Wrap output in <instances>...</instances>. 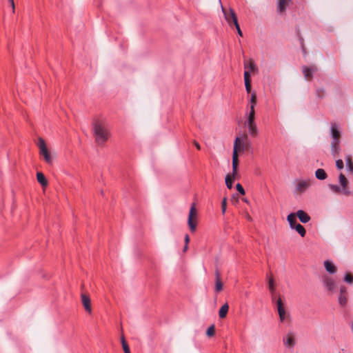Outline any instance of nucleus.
I'll return each mask as SVG.
<instances>
[{
	"instance_id": "obj_33",
	"label": "nucleus",
	"mask_w": 353,
	"mask_h": 353,
	"mask_svg": "<svg viewBox=\"0 0 353 353\" xmlns=\"http://www.w3.org/2000/svg\"><path fill=\"white\" fill-rule=\"evenodd\" d=\"M214 332H215V328H214V325H210L207 331H206V335L208 336H212L214 334Z\"/></svg>"
},
{
	"instance_id": "obj_20",
	"label": "nucleus",
	"mask_w": 353,
	"mask_h": 353,
	"mask_svg": "<svg viewBox=\"0 0 353 353\" xmlns=\"http://www.w3.org/2000/svg\"><path fill=\"white\" fill-rule=\"evenodd\" d=\"M285 345L292 347L294 345V339L292 334H288L283 339Z\"/></svg>"
},
{
	"instance_id": "obj_42",
	"label": "nucleus",
	"mask_w": 353,
	"mask_h": 353,
	"mask_svg": "<svg viewBox=\"0 0 353 353\" xmlns=\"http://www.w3.org/2000/svg\"><path fill=\"white\" fill-rule=\"evenodd\" d=\"M11 6H12V12H14L15 11V6H14V0H8Z\"/></svg>"
},
{
	"instance_id": "obj_18",
	"label": "nucleus",
	"mask_w": 353,
	"mask_h": 353,
	"mask_svg": "<svg viewBox=\"0 0 353 353\" xmlns=\"http://www.w3.org/2000/svg\"><path fill=\"white\" fill-rule=\"evenodd\" d=\"M244 68L248 69L249 72H254L258 70L257 66L252 59H250L248 61L244 62Z\"/></svg>"
},
{
	"instance_id": "obj_7",
	"label": "nucleus",
	"mask_w": 353,
	"mask_h": 353,
	"mask_svg": "<svg viewBox=\"0 0 353 353\" xmlns=\"http://www.w3.org/2000/svg\"><path fill=\"white\" fill-rule=\"evenodd\" d=\"M256 103V96L254 92L252 94L250 99V110L246 113V120H254L255 119V110L254 107Z\"/></svg>"
},
{
	"instance_id": "obj_25",
	"label": "nucleus",
	"mask_w": 353,
	"mask_h": 353,
	"mask_svg": "<svg viewBox=\"0 0 353 353\" xmlns=\"http://www.w3.org/2000/svg\"><path fill=\"white\" fill-rule=\"evenodd\" d=\"M223 289V284L221 281L219 273L216 272V282H215V290L216 292H220Z\"/></svg>"
},
{
	"instance_id": "obj_37",
	"label": "nucleus",
	"mask_w": 353,
	"mask_h": 353,
	"mask_svg": "<svg viewBox=\"0 0 353 353\" xmlns=\"http://www.w3.org/2000/svg\"><path fill=\"white\" fill-rule=\"evenodd\" d=\"M336 166L339 170L343 168V161L341 159H338L336 161Z\"/></svg>"
},
{
	"instance_id": "obj_9",
	"label": "nucleus",
	"mask_w": 353,
	"mask_h": 353,
	"mask_svg": "<svg viewBox=\"0 0 353 353\" xmlns=\"http://www.w3.org/2000/svg\"><path fill=\"white\" fill-rule=\"evenodd\" d=\"M323 266L325 271L330 274L333 275L337 272V267L330 260H325L323 262Z\"/></svg>"
},
{
	"instance_id": "obj_3",
	"label": "nucleus",
	"mask_w": 353,
	"mask_h": 353,
	"mask_svg": "<svg viewBox=\"0 0 353 353\" xmlns=\"http://www.w3.org/2000/svg\"><path fill=\"white\" fill-rule=\"evenodd\" d=\"M37 146L39 148V154L43 156L45 161L48 164H52L53 160V155L48 150L46 142L43 139L39 138Z\"/></svg>"
},
{
	"instance_id": "obj_13",
	"label": "nucleus",
	"mask_w": 353,
	"mask_h": 353,
	"mask_svg": "<svg viewBox=\"0 0 353 353\" xmlns=\"http://www.w3.org/2000/svg\"><path fill=\"white\" fill-rule=\"evenodd\" d=\"M82 304L85 311L90 314L92 313L91 300L88 295L85 294H81V295Z\"/></svg>"
},
{
	"instance_id": "obj_49",
	"label": "nucleus",
	"mask_w": 353,
	"mask_h": 353,
	"mask_svg": "<svg viewBox=\"0 0 353 353\" xmlns=\"http://www.w3.org/2000/svg\"><path fill=\"white\" fill-rule=\"evenodd\" d=\"M243 201L245 202V203H248V200L247 199H244Z\"/></svg>"
},
{
	"instance_id": "obj_38",
	"label": "nucleus",
	"mask_w": 353,
	"mask_h": 353,
	"mask_svg": "<svg viewBox=\"0 0 353 353\" xmlns=\"http://www.w3.org/2000/svg\"><path fill=\"white\" fill-rule=\"evenodd\" d=\"M245 89H246V91L247 92H250L251 91V84H250V81H245Z\"/></svg>"
},
{
	"instance_id": "obj_17",
	"label": "nucleus",
	"mask_w": 353,
	"mask_h": 353,
	"mask_svg": "<svg viewBox=\"0 0 353 353\" xmlns=\"http://www.w3.org/2000/svg\"><path fill=\"white\" fill-rule=\"evenodd\" d=\"M295 214L303 223H308L310 221V216L302 210H298Z\"/></svg>"
},
{
	"instance_id": "obj_50",
	"label": "nucleus",
	"mask_w": 353,
	"mask_h": 353,
	"mask_svg": "<svg viewBox=\"0 0 353 353\" xmlns=\"http://www.w3.org/2000/svg\"><path fill=\"white\" fill-rule=\"evenodd\" d=\"M320 90H318V95L320 96V93H319Z\"/></svg>"
},
{
	"instance_id": "obj_44",
	"label": "nucleus",
	"mask_w": 353,
	"mask_h": 353,
	"mask_svg": "<svg viewBox=\"0 0 353 353\" xmlns=\"http://www.w3.org/2000/svg\"><path fill=\"white\" fill-rule=\"evenodd\" d=\"M124 353H130L129 345L125 347H123Z\"/></svg>"
},
{
	"instance_id": "obj_40",
	"label": "nucleus",
	"mask_w": 353,
	"mask_h": 353,
	"mask_svg": "<svg viewBox=\"0 0 353 353\" xmlns=\"http://www.w3.org/2000/svg\"><path fill=\"white\" fill-rule=\"evenodd\" d=\"M244 81H250V72L249 71L245 70L244 72Z\"/></svg>"
},
{
	"instance_id": "obj_39",
	"label": "nucleus",
	"mask_w": 353,
	"mask_h": 353,
	"mask_svg": "<svg viewBox=\"0 0 353 353\" xmlns=\"http://www.w3.org/2000/svg\"><path fill=\"white\" fill-rule=\"evenodd\" d=\"M121 345H122V347H125L126 346H128V344L127 343V342H126L123 335H122L121 336Z\"/></svg>"
},
{
	"instance_id": "obj_46",
	"label": "nucleus",
	"mask_w": 353,
	"mask_h": 353,
	"mask_svg": "<svg viewBox=\"0 0 353 353\" xmlns=\"http://www.w3.org/2000/svg\"><path fill=\"white\" fill-rule=\"evenodd\" d=\"M194 145L196 146V148L198 149V150H200L201 149V145H199V143L196 141L194 142Z\"/></svg>"
},
{
	"instance_id": "obj_15",
	"label": "nucleus",
	"mask_w": 353,
	"mask_h": 353,
	"mask_svg": "<svg viewBox=\"0 0 353 353\" xmlns=\"http://www.w3.org/2000/svg\"><path fill=\"white\" fill-rule=\"evenodd\" d=\"M245 125L251 136H256L257 134L258 129L254 120H246Z\"/></svg>"
},
{
	"instance_id": "obj_34",
	"label": "nucleus",
	"mask_w": 353,
	"mask_h": 353,
	"mask_svg": "<svg viewBox=\"0 0 353 353\" xmlns=\"http://www.w3.org/2000/svg\"><path fill=\"white\" fill-rule=\"evenodd\" d=\"M227 206V199L224 198L221 202V211L223 214L225 213Z\"/></svg>"
},
{
	"instance_id": "obj_11",
	"label": "nucleus",
	"mask_w": 353,
	"mask_h": 353,
	"mask_svg": "<svg viewBox=\"0 0 353 353\" xmlns=\"http://www.w3.org/2000/svg\"><path fill=\"white\" fill-rule=\"evenodd\" d=\"M239 154H236V150L232 152V172L230 175H232L233 178L238 177V163H239Z\"/></svg>"
},
{
	"instance_id": "obj_5",
	"label": "nucleus",
	"mask_w": 353,
	"mask_h": 353,
	"mask_svg": "<svg viewBox=\"0 0 353 353\" xmlns=\"http://www.w3.org/2000/svg\"><path fill=\"white\" fill-rule=\"evenodd\" d=\"M321 282L326 291L333 292L336 289V282L334 279L330 275L325 274L321 278Z\"/></svg>"
},
{
	"instance_id": "obj_6",
	"label": "nucleus",
	"mask_w": 353,
	"mask_h": 353,
	"mask_svg": "<svg viewBox=\"0 0 353 353\" xmlns=\"http://www.w3.org/2000/svg\"><path fill=\"white\" fill-rule=\"evenodd\" d=\"M312 179H299L296 181V190L299 193L305 192L312 185Z\"/></svg>"
},
{
	"instance_id": "obj_23",
	"label": "nucleus",
	"mask_w": 353,
	"mask_h": 353,
	"mask_svg": "<svg viewBox=\"0 0 353 353\" xmlns=\"http://www.w3.org/2000/svg\"><path fill=\"white\" fill-rule=\"evenodd\" d=\"M37 179L38 182L43 187L47 186L48 181L42 172L37 173Z\"/></svg>"
},
{
	"instance_id": "obj_28",
	"label": "nucleus",
	"mask_w": 353,
	"mask_h": 353,
	"mask_svg": "<svg viewBox=\"0 0 353 353\" xmlns=\"http://www.w3.org/2000/svg\"><path fill=\"white\" fill-rule=\"evenodd\" d=\"M293 230H295L302 237L305 235L306 231L304 227L299 223L296 224Z\"/></svg>"
},
{
	"instance_id": "obj_29",
	"label": "nucleus",
	"mask_w": 353,
	"mask_h": 353,
	"mask_svg": "<svg viewBox=\"0 0 353 353\" xmlns=\"http://www.w3.org/2000/svg\"><path fill=\"white\" fill-rule=\"evenodd\" d=\"M345 162L347 170L350 172H353V163L350 155L346 156Z\"/></svg>"
},
{
	"instance_id": "obj_12",
	"label": "nucleus",
	"mask_w": 353,
	"mask_h": 353,
	"mask_svg": "<svg viewBox=\"0 0 353 353\" xmlns=\"http://www.w3.org/2000/svg\"><path fill=\"white\" fill-rule=\"evenodd\" d=\"M339 182L341 186V188H342V193L346 195L350 194V191L348 190L347 188L348 181L342 173L339 174Z\"/></svg>"
},
{
	"instance_id": "obj_1",
	"label": "nucleus",
	"mask_w": 353,
	"mask_h": 353,
	"mask_svg": "<svg viewBox=\"0 0 353 353\" xmlns=\"http://www.w3.org/2000/svg\"><path fill=\"white\" fill-rule=\"evenodd\" d=\"M92 132L96 143L100 145H103L111 135L108 125L101 121H96L93 123Z\"/></svg>"
},
{
	"instance_id": "obj_31",
	"label": "nucleus",
	"mask_w": 353,
	"mask_h": 353,
	"mask_svg": "<svg viewBox=\"0 0 353 353\" xmlns=\"http://www.w3.org/2000/svg\"><path fill=\"white\" fill-rule=\"evenodd\" d=\"M268 287L269 290L272 294H273L275 291V286H274V281L272 277H270L268 281Z\"/></svg>"
},
{
	"instance_id": "obj_35",
	"label": "nucleus",
	"mask_w": 353,
	"mask_h": 353,
	"mask_svg": "<svg viewBox=\"0 0 353 353\" xmlns=\"http://www.w3.org/2000/svg\"><path fill=\"white\" fill-rule=\"evenodd\" d=\"M237 191L242 195H244L245 194V192L242 187V185L240 183H237L236 185Z\"/></svg>"
},
{
	"instance_id": "obj_16",
	"label": "nucleus",
	"mask_w": 353,
	"mask_h": 353,
	"mask_svg": "<svg viewBox=\"0 0 353 353\" xmlns=\"http://www.w3.org/2000/svg\"><path fill=\"white\" fill-rule=\"evenodd\" d=\"M290 1L291 0H277V12L283 13Z\"/></svg>"
},
{
	"instance_id": "obj_45",
	"label": "nucleus",
	"mask_w": 353,
	"mask_h": 353,
	"mask_svg": "<svg viewBox=\"0 0 353 353\" xmlns=\"http://www.w3.org/2000/svg\"><path fill=\"white\" fill-rule=\"evenodd\" d=\"M245 216L247 219V220H248L250 221H252V218L250 216V215L248 213H245Z\"/></svg>"
},
{
	"instance_id": "obj_21",
	"label": "nucleus",
	"mask_w": 353,
	"mask_h": 353,
	"mask_svg": "<svg viewBox=\"0 0 353 353\" xmlns=\"http://www.w3.org/2000/svg\"><path fill=\"white\" fill-rule=\"evenodd\" d=\"M287 220L290 224V228L294 229V227L296 226L298 223L296 222V216L295 213H290L288 217Z\"/></svg>"
},
{
	"instance_id": "obj_51",
	"label": "nucleus",
	"mask_w": 353,
	"mask_h": 353,
	"mask_svg": "<svg viewBox=\"0 0 353 353\" xmlns=\"http://www.w3.org/2000/svg\"><path fill=\"white\" fill-rule=\"evenodd\" d=\"M219 3L221 4V0H219Z\"/></svg>"
},
{
	"instance_id": "obj_10",
	"label": "nucleus",
	"mask_w": 353,
	"mask_h": 353,
	"mask_svg": "<svg viewBox=\"0 0 353 353\" xmlns=\"http://www.w3.org/2000/svg\"><path fill=\"white\" fill-rule=\"evenodd\" d=\"M221 6V10H222V12H223V14L225 16V20L228 21V23H229L230 26H231L232 23H233L234 25V18L237 20V18H236V14L234 11L233 9L232 8H230L229 10V12H227L223 7L222 6Z\"/></svg>"
},
{
	"instance_id": "obj_47",
	"label": "nucleus",
	"mask_w": 353,
	"mask_h": 353,
	"mask_svg": "<svg viewBox=\"0 0 353 353\" xmlns=\"http://www.w3.org/2000/svg\"><path fill=\"white\" fill-rule=\"evenodd\" d=\"M188 244H185V246H184V248L183 249V252H186L188 250Z\"/></svg>"
},
{
	"instance_id": "obj_8",
	"label": "nucleus",
	"mask_w": 353,
	"mask_h": 353,
	"mask_svg": "<svg viewBox=\"0 0 353 353\" xmlns=\"http://www.w3.org/2000/svg\"><path fill=\"white\" fill-rule=\"evenodd\" d=\"M276 306L280 321L283 322L288 318L289 314L286 312L283 305V303L281 298H279L277 299Z\"/></svg>"
},
{
	"instance_id": "obj_19",
	"label": "nucleus",
	"mask_w": 353,
	"mask_h": 353,
	"mask_svg": "<svg viewBox=\"0 0 353 353\" xmlns=\"http://www.w3.org/2000/svg\"><path fill=\"white\" fill-rule=\"evenodd\" d=\"M316 70L315 67H303V73L305 79H310L312 77L313 73Z\"/></svg>"
},
{
	"instance_id": "obj_41",
	"label": "nucleus",
	"mask_w": 353,
	"mask_h": 353,
	"mask_svg": "<svg viewBox=\"0 0 353 353\" xmlns=\"http://www.w3.org/2000/svg\"><path fill=\"white\" fill-rule=\"evenodd\" d=\"M339 294H346V288L345 286H341L340 288Z\"/></svg>"
},
{
	"instance_id": "obj_27",
	"label": "nucleus",
	"mask_w": 353,
	"mask_h": 353,
	"mask_svg": "<svg viewBox=\"0 0 353 353\" xmlns=\"http://www.w3.org/2000/svg\"><path fill=\"white\" fill-rule=\"evenodd\" d=\"M236 178H233L232 175L227 174L225 179L226 186L228 189H232L233 181Z\"/></svg>"
},
{
	"instance_id": "obj_43",
	"label": "nucleus",
	"mask_w": 353,
	"mask_h": 353,
	"mask_svg": "<svg viewBox=\"0 0 353 353\" xmlns=\"http://www.w3.org/2000/svg\"><path fill=\"white\" fill-rule=\"evenodd\" d=\"M184 241H185V244H188L189 242H190V237L188 234H186L185 236V238H184Z\"/></svg>"
},
{
	"instance_id": "obj_24",
	"label": "nucleus",
	"mask_w": 353,
	"mask_h": 353,
	"mask_svg": "<svg viewBox=\"0 0 353 353\" xmlns=\"http://www.w3.org/2000/svg\"><path fill=\"white\" fill-rule=\"evenodd\" d=\"M315 176L317 179L324 180L327 178V174L323 169H318L315 172Z\"/></svg>"
},
{
	"instance_id": "obj_4",
	"label": "nucleus",
	"mask_w": 353,
	"mask_h": 353,
	"mask_svg": "<svg viewBox=\"0 0 353 353\" xmlns=\"http://www.w3.org/2000/svg\"><path fill=\"white\" fill-rule=\"evenodd\" d=\"M196 220H197V211L194 206V204H192L190 209L188 224L190 228V230L192 232H194L196 228Z\"/></svg>"
},
{
	"instance_id": "obj_48",
	"label": "nucleus",
	"mask_w": 353,
	"mask_h": 353,
	"mask_svg": "<svg viewBox=\"0 0 353 353\" xmlns=\"http://www.w3.org/2000/svg\"><path fill=\"white\" fill-rule=\"evenodd\" d=\"M350 327H351L352 332H353V321L351 322Z\"/></svg>"
},
{
	"instance_id": "obj_2",
	"label": "nucleus",
	"mask_w": 353,
	"mask_h": 353,
	"mask_svg": "<svg viewBox=\"0 0 353 353\" xmlns=\"http://www.w3.org/2000/svg\"><path fill=\"white\" fill-rule=\"evenodd\" d=\"M331 136L332 141L331 143L332 152L335 154L339 152V145L340 143L341 132L338 124L333 123L330 127Z\"/></svg>"
},
{
	"instance_id": "obj_30",
	"label": "nucleus",
	"mask_w": 353,
	"mask_h": 353,
	"mask_svg": "<svg viewBox=\"0 0 353 353\" xmlns=\"http://www.w3.org/2000/svg\"><path fill=\"white\" fill-rule=\"evenodd\" d=\"M328 187L334 193H342V188L336 185L330 184Z\"/></svg>"
},
{
	"instance_id": "obj_32",
	"label": "nucleus",
	"mask_w": 353,
	"mask_h": 353,
	"mask_svg": "<svg viewBox=\"0 0 353 353\" xmlns=\"http://www.w3.org/2000/svg\"><path fill=\"white\" fill-rule=\"evenodd\" d=\"M343 280L349 284H353V276L348 272L345 274Z\"/></svg>"
},
{
	"instance_id": "obj_26",
	"label": "nucleus",
	"mask_w": 353,
	"mask_h": 353,
	"mask_svg": "<svg viewBox=\"0 0 353 353\" xmlns=\"http://www.w3.org/2000/svg\"><path fill=\"white\" fill-rule=\"evenodd\" d=\"M338 302L341 307H345L347 303L346 294H339Z\"/></svg>"
},
{
	"instance_id": "obj_22",
	"label": "nucleus",
	"mask_w": 353,
	"mask_h": 353,
	"mask_svg": "<svg viewBox=\"0 0 353 353\" xmlns=\"http://www.w3.org/2000/svg\"><path fill=\"white\" fill-rule=\"evenodd\" d=\"M228 310H229V305L227 303H225L224 305H223L221 306V307L219 310V317L221 319L225 318L227 315Z\"/></svg>"
},
{
	"instance_id": "obj_36",
	"label": "nucleus",
	"mask_w": 353,
	"mask_h": 353,
	"mask_svg": "<svg viewBox=\"0 0 353 353\" xmlns=\"http://www.w3.org/2000/svg\"><path fill=\"white\" fill-rule=\"evenodd\" d=\"M234 26H235V27L236 28L237 32H238L239 35L241 37L243 35V33H242V32L241 30V28H240V26L239 25L238 21L236 20L234 18Z\"/></svg>"
},
{
	"instance_id": "obj_14",
	"label": "nucleus",
	"mask_w": 353,
	"mask_h": 353,
	"mask_svg": "<svg viewBox=\"0 0 353 353\" xmlns=\"http://www.w3.org/2000/svg\"><path fill=\"white\" fill-rule=\"evenodd\" d=\"M245 149V147L242 139L237 137L234 140L232 152H234V150H236V154H238L239 152H243Z\"/></svg>"
}]
</instances>
